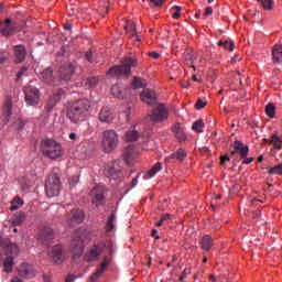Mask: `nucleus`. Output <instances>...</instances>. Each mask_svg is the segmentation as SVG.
I'll use <instances>...</instances> for the list:
<instances>
[{
  "instance_id": "obj_1",
  "label": "nucleus",
  "mask_w": 282,
  "mask_h": 282,
  "mask_svg": "<svg viewBox=\"0 0 282 282\" xmlns=\"http://www.w3.org/2000/svg\"><path fill=\"white\" fill-rule=\"evenodd\" d=\"M91 104L87 99H80L67 107V119L72 123L83 122L89 116Z\"/></svg>"
},
{
  "instance_id": "obj_2",
  "label": "nucleus",
  "mask_w": 282,
  "mask_h": 282,
  "mask_svg": "<svg viewBox=\"0 0 282 282\" xmlns=\"http://www.w3.org/2000/svg\"><path fill=\"white\" fill-rule=\"evenodd\" d=\"M42 154L51 160H57L63 156V145L54 139H44L41 142Z\"/></svg>"
},
{
  "instance_id": "obj_3",
  "label": "nucleus",
  "mask_w": 282,
  "mask_h": 282,
  "mask_svg": "<svg viewBox=\"0 0 282 282\" xmlns=\"http://www.w3.org/2000/svg\"><path fill=\"white\" fill-rule=\"evenodd\" d=\"M63 183H61V174L58 172H51L47 180L45 181V192L47 197H55L61 194Z\"/></svg>"
},
{
  "instance_id": "obj_4",
  "label": "nucleus",
  "mask_w": 282,
  "mask_h": 282,
  "mask_svg": "<svg viewBox=\"0 0 282 282\" xmlns=\"http://www.w3.org/2000/svg\"><path fill=\"white\" fill-rule=\"evenodd\" d=\"M119 145V134L116 130H106L102 133L101 147L107 154L112 153Z\"/></svg>"
},
{
  "instance_id": "obj_5",
  "label": "nucleus",
  "mask_w": 282,
  "mask_h": 282,
  "mask_svg": "<svg viewBox=\"0 0 282 282\" xmlns=\"http://www.w3.org/2000/svg\"><path fill=\"white\" fill-rule=\"evenodd\" d=\"M139 66L138 59L135 57H124L123 64L120 66H116L110 68L108 75L112 76H121V75H130L131 68Z\"/></svg>"
},
{
  "instance_id": "obj_6",
  "label": "nucleus",
  "mask_w": 282,
  "mask_h": 282,
  "mask_svg": "<svg viewBox=\"0 0 282 282\" xmlns=\"http://www.w3.org/2000/svg\"><path fill=\"white\" fill-rule=\"evenodd\" d=\"M148 116L153 123H164L169 120V109L164 104H158L153 106Z\"/></svg>"
},
{
  "instance_id": "obj_7",
  "label": "nucleus",
  "mask_w": 282,
  "mask_h": 282,
  "mask_svg": "<svg viewBox=\"0 0 282 282\" xmlns=\"http://www.w3.org/2000/svg\"><path fill=\"white\" fill-rule=\"evenodd\" d=\"M87 238V231L85 229H77L72 239V251L75 256L80 257L84 251V241Z\"/></svg>"
},
{
  "instance_id": "obj_8",
  "label": "nucleus",
  "mask_w": 282,
  "mask_h": 282,
  "mask_svg": "<svg viewBox=\"0 0 282 282\" xmlns=\"http://www.w3.org/2000/svg\"><path fill=\"white\" fill-rule=\"evenodd\" d=\"M24 99L29 107H37L41 100V91L39 88L32 85H28L23 88Z\"/></svg>"
},
{
  "instance_id": "obj_9",
  "label": "nucleus",
  "mask_w": 282,
  "mask_h": 282,
  "mask_svg": "<svg viewBox=\"0 0 282 282\" xmlns=\"http://www.w3.org/2000/svg\"><path fill=\"white\" fill-rule=\"evenodd\" d=\"M107 245L105 241H100L93 246V248L85 254V260L87 262H95L105 251Z\"/></svg>"
},
{
  "instance_id": "obj_10",
  "label": "nucleus",
  "mask_w": 282,
  "mask_h": 282,
  "mask_svg": "<svg viewBox=\"0 0 282 282\" xmlns=\"http://www.w3.org/2000/svg\"><path fill=\"white\" fill-rule=\"evenodd\" d=\"M249 152H250L249 145H246L240 140L234 141V149H231L230 151L231 158L237 159L239 155L240 159H247L249 155Z\"/></svg>"
},
{
  "instance_id": "obj_11",
  "label": "nucleus",
  "mask_w": 282,
  "mask_h": 282,
  "mask_svg": "<svg viewBox=\"0 0 282 282\" xmlns=\"http://www.w3.org/2000/svg\"><path fill=\"white\" fill-rule=\"evenodd\" d=\"M18 274L24 279H33L36 276L37 271L33 264L22 262L18 268Z\"/></svg>"
},
{
  "instance_id": "obj_12",
  "label": "nucleus",
  "mask_w": 282,
  "mask_h": 282,
  "mask_svg": "<svg viewBox=\"0 0 282 282\" xmlns=\"http://www.w3.org/2000/svg\"><path fill=\"white\" fill-rule=\"evenodd\" d=\"M93 204L97 207L104 206L106 203V188L104 186H96L91 193Z\"/></svg>"
},
{
  "instance_id": "obj_13",
  "label": "nucleus",
  "mask_w": 282,
  "mask_h": 282,
  "mask_svg": "<svg viewBox=\"0 0 282 282\" xmlns=\"http://www.w3.org/2000/svg\"><path fill=\"white\" fill-rule=\"evenodd\" d=\"M140 98L143 102L148 104L149 107H155L159 104L158 95L154 90L144 89L140 94Z\"/></svg>"
},
{
  "instance_id": "obj_14",
  "label": "nucleus",
  "mask_w": 282,
  "mask_h": 282,
  "mask_svg": "<svg viewBox=\"0 0 282 282\" xmlns=\"http://www.w3.org/2000/svg\"><path fill=\"white\" fill-rule=\"evenodd\" d=\"M0 34H2L4 37L12 36L17 32V26L9 18L4 19V22L0 23Z\"/></svg>"
},
{
  "instance_id": "obj_15",
  "label": "nucleus",
  "mask_w": 282,
  "mask_h": 282,
  "mask_svg": "<svg viewBox=\"0 0 282 282\" xmlns=\"http://www.w3.org/2000/svg\"><path fill=\"white\" fill-rule=\"evenodd\" d=\"M48 254L55 264H62L64 261L63 247L61 245L48 248Z\"/></svg>"
},
{
  "instance_id": "obj_16",
  "label": "nucleus",
  "mask_w": 282,
  "mask_h": 282,
  "mask_svg": "<svg viewBox=\"0 0 282 282\" xmlns=\"http://www.w3.org/2000/svg\"><path fill=\"white\" fill-rule=\"evenodd\" d=\"M116 161L108 163L105 170V174L111 180L119 181L122 177V172L119 170V167L116 166Z\"/></svg>"
},
{
  "instance_id": "obj_17",
  "label": "nucleus",
  "mask_w": 282,
  "mask_h": 282,
  "mask_svg": "<svg viewBox=\"0 0 282 282\" xmlns=\"http://www.w3.org/2000/svg\"><path fill=\"white\" fill-rule=\"evenodd\" d=\"M116 116L113 113V111L111 110V108H109L108 106L102 107L100 112H99V121L101 123H107L110 124L113 122Z\"/></svg>"
},
{
  "instance_id": "obj_18",
  "label": "nucleus",
  "mask_w": 282,
  "mask_h": 282,
  "mask_svg": "<svg viewBox=\"0 0 282 282\" xmlns=\"http://www.w3.org/2000/svg\"><path fill=\"white\" fill-rule=\"evenodd\" d=\"M52 108H48L47 106L44 107L43 112L41 113L39 118V122L43 127L53 126L54 124V118L52 117Z\"/></svg>"
},
{
  "instance_id": "obj_19",
  "label": "nucleus",
  "mask_w": 282,
  "mask_h": 282,
  "mask_svg": "<svg viewBox=\"0 0 282 282\" xmlns=\"http://www.w3.org/2000/svg\"><path fill=\"white\" fill-rule=\"evenodd\" d=\"M139 151L134 148L133 144H129L124 150H123V161L126 164L130 165L135 158L138 156Z\"/></svg>"
},
{
  "instance_id": "obj_20",
  "label": "nucleus",
  "mask_w": 282,
  "mask_h": 282,
  "mask_svg": "<svg viewBox=\"0 0 282 282\" xmlns=\"http://www.w3.org/2000/svg\"><path fill=\"white\" fill-rule=\"evenodd\" d=\"M75 72V66L70 63L63 65L58 73H59V79L64 82L70 80L73 74Z\"/></svg>"
},
{
  "instance_id": "obj_21",
  "label": "nucleus",
  "mask_w": 282,
  "mask_h": 282,
  "mask_svg": "<svg viewBox=\"0 0 282 282\" xmlns=\"http://www.w3.org/2000/svg\"><path fill=\"white\" fill-rule=\"evenodd\" d=\"M39 240L48 245L52 240H54V230L51 227H44L39 232Z\"/></svg>"
},
{
  "instance_id": "obj_22",
  "label": "nucleus",
  "mask_w": 282,
  "mask_h": 282,
  "mask_svg": "<svg viewBox=\"0 0 282 282\" xmlns=\"http://www.w3.org/2000/svg\"><path fill=\"white\" fill-rule=\"evenodd\" d=\"M15 64H21L26 58V48L24 45L19 44L13 46Z\"/></svg>"
},
{
  "instance_id": "obj_23",
  "label": "nucleus",
  "mask_w": 282,
  "mask_h": 282,
  "mask_svg": "<svg viewBox=\"0 0 282 282\" xmlns=\"http://www.w3.org/2000/svg\"><path fill=\"white\" fill-rule=\"evenodd\" d=\"M108 265H109V259L105 257L98 270L90 275L89 282H96L99 279V276L104 273V271L108 268Z\"/></svg>"
},
{
  "instance_id": "obj_24",
  "label": "nucleus",
  "mask_w": 282,
  "mask_h": 282,
  "mask_svg": "<svg viewBox=\"0 0 282 282\" xmlns=\"http://www.w3.org/2000/svg\"><path fill=\"white\" fill-rule=\"evenodd\" d=\"M13 256L12 254H7L3 259H2V267H3V271L6 273H11L13 271V267H14V261H13Z\"/></svg>"
},
{
  "instance_id": "obj_25",
  "label": "nucleus",
  "mask_w": 282,
  "mask_h": 282,
  "mask_svg": "<svg viewBox=\"0 0 282 282\" xmlns=\"http://www.w3.org/2000/svg\"><path fill=\"white\" fill-rule=\"evenodd\" d=\"M272 61L273 64H281L282 63V45L274 44L272 48Z\"/></svg>"
},
{
  "instance_id": "obj_26",
  "label": "nucleus",
  "mask_w": 282,
  "mask_h": 282,
  "mask_svg": "<svg viewBox=\"0 0 282 282\" xmlns=\"http://www.w3.org/2000/svg\"><path fill=\"white\" fill-rule=\"evenodd\" d=\"M124 30L127 32V34L131 37H137V41L140 42L141 39L139 37V35L137 34V25L134 22L129 21L127 22V24L124 25Z\"/></svg>"
},
{
  "instance_id": "obj_27",
  "label": "nucleus",
  "mask_w": 282,
  "mask_h": 282,
  "mask_svg": "<svg viewBox=\"0 0 282 282\" xmlns=\"http://www.w3.org/2000/svg\"><path fill=\"white\" fill-rule=\"evenodd\" d=\"M200 246H202V249H203L205 252H209L210 249L214 247V240H213L212 236L205 235V236L202 238Z\"/></svg>"
},
{
  "instance_id": "obj_28",
  "label": "nucleus",
  "mask_w": 282,
  "mask_h": 282,
  "mask_svg": "<svg viewBox=\"0 0 282 282\" xmlns=\"http://www.w3.org/2000/svg\"><path fill=\"white\" fill-rule=\"evenodd\" d=\"M85 215L79 209H73L70 214V224H82L84 220Z\"/></svg>"
},
{
  "instance_id": "obj_29",
  "label": "nucleus",
  "mask_w": 282,
  "mask_h": 282,
  "mask_svg": "<svg viewBox=\"0 0 282 282\" xmlns=\"http://www.w3.org/2000/svg\"><path fill=\"white\" fill-rule=\"evenodd\" d=\"M270 145L275 150H282V137L278 132L271 134Z\"/></svg>"
},
{
  "instance_id": "obj_30",
  "label": "nucleus",
  "mask_w": 282,
  "mask_h": 282,
  "mask_svg": "<svg viewBox=\"0 0 282 282\" xmlns=\"http://www.w3.org/2000/svg\"><path fill=\"white\" fill-rule=\"evenodd\" d=\"M163 165L161 162H156L149 172L144 175L145 180L153 178L160 171H162Z\"/></svg>"
},
{
  "instance_id": "obj_31",
  "label": "nucleus",
  "mask_w": 282,
  "mask_h": 282,
  "mask_svg": "<svg viewBox=\"0 0 282 282\" xmlns=\"http://www.w3.org/2000/svg\"><path fill=\"white\" fill-rule=\"evenodd\" d=\"M63 95V91L58 90L57 93H55L50 100L47 101L46 107H48L50 109H54L55 105L58 104V101H61V97Z\"/></svg>"
},
{
  "instance_id": "obj_32",
  "label": "nucleus",
  "mask_w": 282,
  "mask_h": 282,
  "mask_svg": "<svg viewBox=\"0 0 282 282\" xmlns=\"http://www.w3.org/2000/svg\"><path fill=\"white\" fill-rule=\"evenodd\" d=\"M42 78L45 83L52 85V83H54V70H52L51 67L43 70L42 72Z\"/></svg>"
},
{
  "instance_id": "obj_33",
  "label": "nucleus",
  "mask_w": 282,
  "mask_h": 282,
  "mask_svg": "<svg viewBox=\"0 0 282 282\" xmlns=\"http://www.w3.org/2000/svg\"><path fill=\"white\" fill-rule=\"evenodd\" d=\"M26 214L24 212H19L18 214L13 215L11 221L13 226H21V224L25 220Z\"/></svg>"
},
{
  "instance_id": "obj_34",
  "label": "nucleus",
  "mask_w": 282,
  "mask_h": 282,
  "mask_svg": "<svg viewBox=\"0 0 282 282\" xmlns=\"http://www.w3.org/2000/svg\"><path fill=\"white\" fill-rule=\"evenodd\" d=\"M12 100L8 99L4 102V108H3V113H4V120L6 122H9L10 118H11V111H12Z\"/></svg>"
},
{
  "instance_id": "obj_35",
  "label": "nucleus",
  "mask_w": 282,
  "mask_h": 282,
  "mask_svg": "<svg viewBox=\"0 0 282 282\" xmlns=\"http://www.w3.org/2000/svg\"><path fill=\"white\" fill-rule=\"evenodd\" d=\"M173 131H174V134L176 135V139L178 140L180 143H182L186 140V134L178 124L174 126Z\"/></svg>"
},
{
  "instance_id": "obj_36",
  "label": "nucleus",
  "mask_w": 282,
  "mask_h": 282,
  "mask_svg": "<svg viewBox=\"0 0 282 282\" xmlns=\"http://www.w3.org/2000/svg\"><path fill=\"white\" fill-rule=\"evenodd\" d=\"M140 134L135 130H130L124 134L126 142H135L139 139Z\"/></svg>"
},
{
  "instance_id": "obj_37",
  "label": "nucleus",
  "mask_w": 282,
  "mask_h": 282,
  "mask_svg": "<svg viewBox=\"0 0 282 282\" xmlns=\"http://www.w3.org/2000/svg\"><path fill=\"white\" fill-rule=\"evenodd\" d=\"M145 86H147L145 79L140 78V77H133L132 83H131V87L133 89L143 88Z\"/></svg>"
},
{
  "instance_id": "obj_38",
  "label": "nucleus",
  "mask_w": 282,
  "mask_h": 282,
  "mask_svg": "<svg viewBox=\"0 0 282 282\" xmlns=\"http://www.w3.org/2000/svg\"><path fill=\"white\" fill-rule=\"evenodd\" d=\"M218 46H221L225 50H229V52H234V50H235V43L229 40H220L218 42Z\"/></svg>"
},
{
  "instance_id": "obj_39",
  "label": "nucleus",
  "mask_w": 282,
  "mask_h": 282,
  "mask_svg": "<svg viewBox=\"0 0 282 282\" xmlns=\"http://www.w3.org/2000/svg\"><path fill=\"white\" fill-rule=\"evenodd\" d=\"M170 158L182 162L186 158V152L183 149H178L176 152L172 153Z\"/></svg>"
},
{
  "instance_id": "obj_40",
  "label": "nucleus",
  "mask_w": 282,
  "mask_h": 282,
  "mask_svg": "<svg viewBox=\"0 0 282 282\" xmlns=\"http://www.w3.org/2000/svg\"><path fill=\"white\" fill-rule=\"evenodd\" d=\"M258 2L261 4L263 10H265V11L273 10V7H274V1L273 0H258Z\"/></svg>"
},
{
  "instance_id": "obj_41",
  "label": "nucleus",
  "mask_w": 282,
  "mask_h": 282,
  "mask_svg": "<svg viewBox=\"0 0 282 282\" xmlns=\"http://www.w3.org/2000/svg\"><path fill=\"white\" fill-rule=\"evenodd\" d=\"M116 214L115 213H112V214H110V216H109V218H108V223H107V225H106V230H107V232H111V230L115 228V221H116Z\"/></svg>"
},
{
  "instance_id": "obj_42",
  "label": "nucleus",
  "mask_w": 282,
  "mask_h": 282,
  "mask_svg": "<svg viewBox=\"0 0 282 282\" xmlns=\"http://www.w3.org/2000/svg\"><path fill=\"white\" fill-rule=\"evenodd\" d=\"M204 122L202 119L195 121L192 126V130L198 133H203Z\"/></svg>"
},
{
  "instance_id": "obj_43",
  "label": "nucleus",
  "mask_w": 282,
  "mask_h": 282,
  "mask_svg": "<svg viewBox=\"0 0 282 282\" xmlns=\"http://www.w3.org/2000/svg\"><path fill=\"white\" fill-rule=\"evenodd\" d=\"M269 174L282 176V163H279L278 165L270 167Z\"/></svg>"
},
{
  "instance_id": "obj_44",
  "label": "nucleus",
  "mask_w": 282,
  "mask_h": 282,
  "mask_svg": "<svg viewBox=\"0 0 282 282\" xmlns=\"http://www.w3.org/2000/svg\"><path fill=\"white\" fill-rule=\"evenodd\" d=\"M265 113L269 116V118H274L275 116V106L274 104H268L265 106Z\"/></svg>"
},
{
  "instance_id": "obj_45",
  "label": "nucleus",
  "mask_w": 282,
  "mask_h": 282,
  "mask_svg": "<svg viewBox=\"0 0 282 282\" xmlns=\"http://www.w3.org/2000/svg\"><path fill=\"white\" fill-rule=\"evenodd\" d=\"M112 91V96L117 97V98H124V95L122 94V90L120 89V87L118 85L112 86V88L110 89Z\"/></svg>"
},
{
  "instance_id": "obj_46",
  "label": "nucleus",
  "mask_w": 282,
  "mask_h": 282,
  "mask_svg": "<svg viewBox=\"0 0 282 282\" xmlns=\"http://www.w3.org/2000/svg\"><path fill=\"white\" fill-rule=\"evenodd\" d=\"M169 220H171V214L164 215L156 224L155 226L160 228L161 226H164V224H169Z\"/></svg>"
},
{
  "instance_id": "obj_47",
  "label": "nucleus",
  "mask_w": 282,
  "mask_h": 282,
  "mask_svg": "<svg viewBox=\"0 0 282 282\" xmlns=\"http://www.w3.org/2000/svg\"><path fill=\"white\" fill-rule=\"evenodd\" d=\"M26 122L23 120V119H18L15 120L14 122V128L18 130V131H21L24 129Z\"/></svg>"
},
{
  "instance_id": "obj_48",
  "label": "nucleus",
  "mask_w": 282,
  "mask_h": 282,
  "mask_svg": "<svg viewBox=\"0 0 282 282\" xmlns=\"http://www.w3.org/2000/svg\"><path fill=\"white\" fill-rule=\"evenodd\" d=\"M172 10L175 11V12L172 14V18H173L174 20H178L180 17H181V10H182V8H181L180 6H174V7L172 8Z\"/></svg>"
},
{
  "instance_id": "obj_49",
  "label": "nucleus",
  "mask_w": 282,
  "mask_h": 282,
  "mask_svg": "<svg viewBox=\"0 0 282 282\" xmlns=\"http://www.w3.org/2000/svg\"><path fill=\"white\" fill-rule=\"evenodd\" d=\"M29 70V67L24 66V67H21V69L18 72L17 74V80H20L23 75H25Z\"/></svg>"
},
{
  "instance_id": "obj_50",
  "label": "nucleus",
  "mask_w": 282,
  "mask_h": 282,
  "mask_svg": "<svg viewBox=\"0 0 282 282\" xmlns=\"http://www.w3.org/2000/svg\"><path fill=\"white\" fill-rule=\"evenodd\" d=\"M149 2L156 8H160L165 3V0H149Z\"/></svg>"
},
{
  "instance_id": "obj_51",
  "label": "nucleus",
  "mask_w": 282,
  "mask_h": 282,
  "mask_svg": "<svg viewBox=\"0 0 282 282\" xmlns=\"http://www.w3.org/2000/svg\"><path fill=\"white\" fill-rule=\"evenodd\" d=\"M204 107H206V102L203 101L202 99H198L195 105V109L200 110V109H204Z\"/></svg>"
},
{
  "instance_id": "obj_52",
  "label": "nucleus",
  "mask_w": 282,
  "mask_h": 282,
  "mask_svg": "<svg viewBox=\"0 0 282 282\" xmlns=\"http://www.w3.org/2000/svg\"><path fill=\"white\" fill-rule=\"evenodd\" d=\"M97 83H98V79H97L96 77H91V78H89V79L87 80V85H88L89 87H95V86L97 85Z\"/></svg>"
},
{
  "instance_id": "obj_53",
  "label": "nucleus",
  "mask_w": 282,
  "mask_h": 282,
  "mask_svg": "<svg viewBox=\"0 0 282 282\" xmlns=\"http://www.w3.org/2000/svg\"><path fill=\"white\" fill-rule=\"evenodd\" d=\"M85 58L91 64L95 63L91 51H87V53H85Z\"/></svg>"
},
{
  "instance_id": "obj_54",
  "label": "nucleus",
  "mask_w": 282,
  "mask_h": 282,
  "mask_svg": "<svg viewBox=\"0 0 282 282\" xmlns=\"http://www.w3.org/2000/svg\"><path fill=\"white\" fill-rule=\"evenodd\" d=\"M253 162H254V158H253V156L245 158V159L242 160V164H243V165H249V164H251V163H253Z\"/></svg>"
},
{
  "instance_id": "obj_55",
  "label": "nucleus",
  "mask_w": 282,
  "mask_h": 282,
  "mask_svg": "<svg viewBox=\"0 0 282 282\" xmlns=\"http://www.w3.org/2000/svg\"><path fill=\"white\" fill-rule=\"evenodd\" d=\"M79 182V178H78V176H74L72 180H70V186L72 187H74L75 186V184H77Z\"/></svg>"
},
{
  "instance_id": "obj_56",
  "label": "nucleus",
  "mask_w": 282,
  "mask_h": 282,
  "mask_svg": "<svg viewBox=\"0 0 282 282\" xmlns=\"http://www.w3.org/2000/svg\"><path fill=\"white\" fill-rule=\"evenodd\" d=\"M213 14V8L212 7H207L206 8V11H205V13H204V15L205 17H209V15H212Z\"/></svg>"
},
{
  "instance_id": "obj_57",
  "label": "nucleus",
  "mask_w": 282,
  "mask_h": 282,
  "mask_svg": "<svg viewBox=\"0 0 282 282\" xmlns=\"http://www.w3.org/2000/svg\"><path fill=\"white\" fill-rule=\"evenodd\" d=\"M149 56L154 59H159L161 55H160V53L152 52V53H149Z\"/></svg>"
},
{
  "instance_id": "obj_58",
  "label": "nucleus",
  "mask_w": 282,
  "mask_h": 282,
  "mask_svg": "<svg viewBox=\"0 0 282 282\" xmlns=\"http://www.w3.org/2000/svg\"><path fill=\"white\" fill-rule=\"evenodd\" d=\"M230 161V156L229 155H223L221 156V165H224L226 162Z\"/></svg>"
},
{
  "instance_id": "obj_59",
  "label": "nucleus",
  "mask_w": 282,
  "mask_h": 282,
  "mask_svg": "<svg viewBox=\"0 0 282 282\" xmlns=\"http://www.w3.org/2000/svg\"><path fill=\"white\" fill-rule=\"evenodd\" d=\"M43 282H52V276L50 274H43Z\"/></svg>"
},
{
  "instance_id": "obj_60",
  "label": "nucleus",
  "mask_w": 282,
  "mask_h": 282,
  "mask_svg": "<svg viewBox=\"0 0 282 282\" xmlns=\"http://www.w3.org/2000/svg\"><path fill=\"white\" fill-rule=\"evenodd\" d=\"M72 28H73L72 22H67V23L64 25V30H65V31H70Z\"/></svg>"
},
{
  "instance_id": "obj_61",
  "label": "nucleus",
  "mask_w": 282,
  "mask_h": 282,
  "mask_svg": "<svg viewBox=\"0 0 282 282\" xmlns=\"http://www.w3.org/2000/svg\"><path fill=\"white\" fill-rule=\"evenodd\" d=\"M13 203H17L19 205H23L24 204V202L21 198H19V197L14 198Z\"/></svg>"
},
{
  "instance_id": "obj_62",
  "label": "nucleus",
  "mask_w": 282,
  "mask_h": 282,
  "mask_svg": "<svg viewBox=\"0 0 282 282\" xmlns=\"http://www.w3.org/2000/svg\"><path fill=\"white\" fill-rule=\"evenodd\" d=\"M261 215H262L261 210H256V212L253 213V217H256V218L261 217Z\"/></svg>"
},
{
  "instance_id": "obj_63",
  "label": "nucleus",
  "mask_w": 282,
  "mask_h": 282,
  "mask_svg": "<svg viewBox=\"0 0 282 282\" xmlns=\"http://www.w3.org/2000/svg\"><path fill=\"white\" fill-rule=\"evenodd\" d=\"M69 139L70 140H76L77 139V134L75 132H70L69 133Z\"/></svg>"
},
{
  "instance_id": "obj_64",
  "label": "nucleus",
  "mask_w": 282,
  "mask_h": 282,
  "mask_svg": "<svg viewBox=\"0 0 282 282\" xmlns=\"http://www.w3.org/2000/svg\"><path fill=\"white\" fill-rule=\"evenodd\" d=\"M11 282H23V280H20L19 276L12 278Z\"/></svg>"
}]
</instances>
